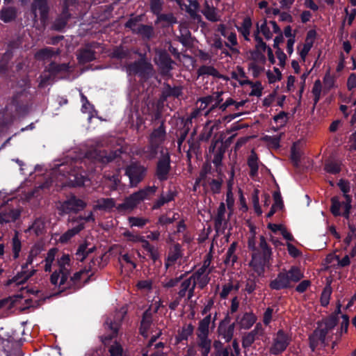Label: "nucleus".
Listing matches in <instances>:
<instances>
[{"label":"nucleus","instance_id":"0e129e2a","mask_svg":"<svg viewBox=\"0 0 356 356\" xmlns=\"http://www.w3.org/2000/svg\"><path fill=\"white\" fill-rule=\"evenodd\" d=\"M239 24V26H236L238 30L241 32V33L246 40H249L248 36L250 35V31L252 24Z\"/></svg>","mask_w":356,"mask_h":356},{"label":"nucleus","instance_id":"a18cd8bd","mask_svg":"<svg viewBox=\"0 0 356 356\" xmlns=\"http://www.w3.org/2000/svg\"><path fill=\"white\" fill-rule=\"evenodd\" d=\"M193 331L194 326L192 324H185L179 331L177 335L178 341L186 340L193 334Z\"/></svg>","mask_w":356,"mask_h":356},{"label":"nucleus","instance_id":"473e14b6","mask_svg":"<svg viewBox=\"0 0 356 356\" xmlns=\"http://www.w3.org/2000/svg\"><path fill=\"white\" fill-rule=\"evenodd\" d=\"M74 224L72 223V228L69 229L65 233H64L60 238V241L63 243L67 242L72 236L77 234L80 231L83 229V223L80 222L74 226Z\"/></svg>","mask_w":356,"mask_h":356},{"label":"nucleus","instance_id":"f3484780","mask_svg":"<svg viewBox=\"0 0 356 356\" xmlns=\"http://www.w3.org/2000/svg\"><path fill=\"white\" fill-rule=\"evenodd\" d=\"M170 169V157L165 156L159 161L157 164L156 176L158 179L161 181L166 180Z\"/></svg>","mask_w":356,"mask_h":356},{"label":"nucleus","instance_id":"49530a36","mask_svg":"<svg viewBox=\"0 0 356 356\" xmlns=\"http://www.w3.org/2000/svg\"><path fill=\"white\" fill-rule=\"evenodd\" d=\"M218 31H220L222 35L227 38L231 45L234 46L237 44L236 34L233 32H230L225 24H221L218 27Z\"/></svg>","mask_w":356,"mask_h":356},{"label":"nucleus","instance_id":"a878e982","mask_svg":"<svg viewBox=\"0 0 356 356\" xmlns=\"http://www.w3.org/2000/svg\"><path fill=\"white\" fill-rule=\"evenodd\" d=\"M152 321V312L150 309L145 312L143 316L140 325V334L145 337H148V330L150 329Z\"/></svg>","mask_w":356,"mask_h":356},{"label":"nucleus","instance_id":"39448f33","mask_svg":"<svg viewBox=\"0 0 356 356\" xmlns=\"http://www.w3.org/2000/svg\"><path fill=\"white\" fill-rule=\"evenodd\" d=\"M291 339L284 331L279 330L274 336L270 353L277 355L286 350L290 343Z\"/></svg>","mask_w":356,"mask_h":356},{"label":"nucleus","instance_id":"680f3d73","mask_svg":"<svg viewBox=\"0 0 356 356\" xmlns=\"http://www.w3.org/2000/svg\"><path fill=\"white\" fill-rule=\"evenodd\" d=\"M259 32H261L266 39H270L273 36V33L270 30L267 24H261L260 26L257 25V31L255 35H258Z\"/></svg>","mask_w":356,"mask_h":356},{"label":"nucleus","instance_id":"ddd939ff","mask_svg":"<svg viewBox=\"0 0 356 356\" xmlns=\"http://www.w3.org/2000/svg\"><path fill=\"white\" fill-rule=\"evenodd\" d=\"M35 270L33 268L29 269V267H25V264L22 266V270L12 279L8 280L7 285H11L15 283L17 285H20L25 283L29 278L34 275Z\"/></svg>","mask_w":356,"mask_h":356},{"label":"nucleus","instance_id":"37998d69","mask_svg":"<svg viewBox=\"0 0 356 356\" xmlns=\"http://www.w3.org/2000/svg\"><path fill=\"white\" fill-rule=\"evenodd\" d=\"M42 251V246L40 244H35L30 250L29 254L25 263V267L31 265L33 259Z\"/></svg>","mask_w":356,"mask_h":356},{"label":"nucleus","instance_id":"774afa93","mask_svg":"<svg viewBox=\"0 0 356 356\" xmlns=\"http://www.w3.org/2000/svg\"><path fill=\"white\" fill-rule=\"evenodd\" d=\"M123 234L128 241H131L133 243H140L143 237L138 234L132 233L129 231L125 232Z\"/></svg>","mask_w":356,"mask_h":356},{"label":"nucleus","instance_id":"c03bdc74","mask_svg":"<svg viewBox=\"0 0 356 356\" xmlns=\"http://www.w3.org/2000/svg\"><path fill=\"white\" fill-rule=\"evenodd\" d=\"M91 269L83 268L79 272L75 273L73 276L71 277L70 282H72V284L71 286L74 284H76L81 280L84 279L85 282H87L89 279V273Z\"/></svg>","mask_w":356,"mask_h":356},{"label":"nucleus","instance_id":"423d86ee","mask_svg":"<svg viewBox=\"0 0 356 356\" xmlns=\"http://www.w3.org/2000/svg\"><path fill=\"white\" fill-rule=\"evenodd\" d=\"M86 206L87 203L85 201L72 195L60 204L59 209L63 213H78L83 210Z\"/></svg>","mask_w":356,"mask_h":356},{"label":"nucleus","instance_id":"4be33fe9","mask_svg":"<svg viewBox=\"0 0 356 356\" xmlns=\"http://www.w3.org/2000/svg\"><path fill=\"white\" fill-rule=\"evenodd\" d=\"M97 46V44L93 43L81 49L77 56L79 61L82 63H86L94 60L95 52L93 49H95Z\"/></svg>","mask_w":356,"mask_h":356},{"label":"nucleus","instance_id":"c756f323","mask_svg":"<svg viewBox=\"0 0 356 356\" xmlns=\"http://www.w3.org/2000/svg\"><path fill=\"white\" fill-rule=\"evenodd\" d=\"M178 4L182 10H185L193 19H195L199 6L196 1L187 0V3H186L180 0V3Z\"/></svg>","mask_w":356,"mask_h":356},{"label":"nucleus","instance_id":"ea45409f","mask_svg":"<svg viewBox=\"0 0 356 356\" xmlns=\"http://www.w3.org/2000/svg\"><path fill=\"white\" fill-rule=\"evenodd\" d=\"M248 165L250 168V175L251 177H254L258 172V157L254 151L251 152V154L248 160Z\"/></svg>","mask_w":356,"mask_h":356},{"label":"nucleus","instance_id":"4468645a","mask_svg":"<svg viewBox=\"0 0 356 356\" xmlns=\"http://www.w3.org/2000/svg\"><path fill=\"white\" fill-rule=\"evenodd\" d=\"M330 330L325 325L323 327L318 328L314 331L313 334L309 337L310 348L314 350L319 343L325 346V337Z\"/></svg>","mask_w":356,"mask_h":356},{"label":"nucleus","instance_id":"b1692460","mask_svg":"<svg viewBox=\"0 0 356 356\" xmlns=\"http://www.w3.org/2000/svg\"><path fill=\"white\" fill-rule=\"evenodd\" d=\"M195 288L194 283H193V281L189 277L184 280L180 285V289L178 292L179 298L184 297L188 291V300H191L194 296Z\"/></svg>","mask_w":356,"mask_h":356},{"label":"nucleus","instance_id":"603ef678","mask_svg":"<svg viewBox=\"0 0 356 356\" xmlns=\"http://www.w3.org/2000/svg\"><path fill=\"white\" fill-rule=\"evenodd\" d=\"M265 63H259L250 61L248 64V69L251 71L254 77H258L259 74L264 70Z\"/></svg>","mask_w":356,"mask_h":356},{"label":"nucleus","instance_id":"20e7f679","mask_svg":"<svg viewBox=\"0 0 356 356\" xmlns=\"http://www.w3.org/2000/svg\"><path fill=\"white\" fill-rule=\"evenodd\" d=\"M302 277L300 269L292 267L289 271L282 272L271 281L270 286L272 289L280 290L291 286V284L298 282Z\"/></svg>","mask_w":356,"mask_h":356},{"label":"nucleus","instance_id":"bb28decb","mask_svg":"<svg viewBox=\"0 0 356 356\" xmlns=\"http://www.w3.org/2000/svg\"><path fill=\"white\" fill-rule=\"evenodd\" d=\"M202 13L210 22H215L220 19L217 10L213 6H210L207 1L204 4Z\"/></svg>","mask_w":356,"mask_h":356},{"label":"nucleus","instance_id":"2f4dec72","mask_svg":"<svg viewBox=\"0 0 356 356\" xmlns=\"http://www.w3.org/2000/svg\"><path fill=\"white\" fill-rule=\"evenodd\" d=\"M115 206V202L113 198H100L96 201L93 209L96 210H109Z\"/></svg>","mask_w":356,"mask_h":356},{"label":"nucleus","instance_id":"dca6fc26","mask_svg":"<svg viewBox=\"0 0 356 356\" xmlns=\"http://www.w3.org/2000/svg\"><path fill=\"white\" fill-rule=\"evenodd\" d=\"M182 257V251L179 244L177 243L171 246L169 249L168 256L165 261L166 268L175 264L176 262Z\"/></svg>","mask_w":356,"mask_h":356},{"label":"nucleus","instance_id":"c85d7f7f","mask_svg":"<svg viewBox=\"0 0 356 356\" xmlns=\"http://www.w3.org/2000/svg\"><path fill=\"white\" fill-rule=\"evenodd\" d=\"M32 9L35 13V17H36L37 10H38L40 15V20H45L48 12L47 0H34Z\"/></svg>","mask_w":356,"mask_h":356},{"label":"nucleus","instance_id":"e2e57ef3","mask_svg":"<svg viewBox=\"0 0 356 356\" xmlns=\"http://www.w3.org/2000/svg\"><path fill=\"white\" fill-rule=\"evenodd\" d=\"M326 172L337 174L340 171V165L334 161H327L325 165Z\"/></svg>","mask_w":356,"mask_h":356},{"label":"nucleus","instance_id":"de8ad7c7","mask_svg":"<svg viewBox=\"0 0 356 356\" xmlns=\"http://www.w3.org/2000/svg\"><path fill=\"white\" fill-rule=\"evenodd\" d=\"M198 76L210 75L214 77H220L218 71L213 66L203 65L197 70Z\"/></svg>","mask_w":356,"mask_h":356},{"label":"nucleus","instance_id":"a211bd4d","mask_svg":"<svg viewBox=\"0 0 356 356\" xmlns=\"http://www.w3.org/2000/svg\"><path fill=\"white\" fill-rule=\"evenodd\" d=\"M118 155V152H111L110 153H107L106 151H102L98 149H95L92 152H90L88 154V156L92 159H94L102 163H108L111 161Z\"/></svg>","mask_w":356,"mask_h":356},{"label":"nucleus","instance_id":"052dcab7","mask_svg":"<svg viewBox=\"0 0 356 356\" xmlns=\"http://www.w3.org/2000/svg\"><path fill=\"white\" fill-rule=\"evenodd\" d=\"M222 184V180L221 179H211L208 181V184L210 186V189L213 193H219L221 189Z\"/></svg>","mask_w":356,"mask_h":356},{"label":"nucleus","instance_id":"3c124183","mask_svg":"<svg viewBox=\"0 0 356 356\" xmlns=\"http://www.w3.org/2000/svg\"><path fill=\"white\" fill-rule=\"evenodd\" d=\"M239 289V286L238 284H234L233 282H229L222 286V289L221 292L220 293V296L221 298H226L228 295L233 291H237Z\"/></svg>","mask_w":356,"mask_h":356},{"label":"nucleus","instance_id":"aec40b11","mask_svg":"<svg viewBox=\"0 0 356 356\" xmlns=\"http://www.w3.org/2000/svg\"><path fill=\"white\" fill-rule=\"evenodd\" d=\"M21 211L15 208H6L0 213V224L15 221L20 216Z\"/></svg>","mask_w":356,"mask_h":356},{"label":"nucleus","instance_id":"5fc2aeb1","mask_svg":"<svg viewBox=\"0 0 356 356\" xmlns=\"http://www.w3.org/2000/svg\"><path fill=\"white\" fill-rule=\"evenodd\" d=\"M322 84L319 79L316 80L312 88V92L314 95V104H317L321 98Z\"/></svg>","mask_w":356,"mask_h":356},{"label":"nucleus","instance_id":"bf43d9fd","mask_svg":"<svg viewBox=\"0 0 356 356\" xmlns=\"http://www.w3.org/2000/svg\"><path fill=\"white\" fill-rule=\"evenodd\" d=\"M268 2L266 1H262L259 3V8L261 10H264L265 13L268 15H277L279 14L280 10L277 8H268Z\"/></svg>","mask_w":356,"mask_h":356},{"label":"nucleus","instance_id":"e433bc0d","mask_svg":"<svg viewBox=\"0 0 356 356\" xmlns=\"http://www.w3.org/2000/svg\"><path fill=\"white\" fill-rule=\"evenodd\" d=\"M211 324H212L211 314H209L199 322L197 334H209Z\"/></svg>","mask_w":356,"mask_h":356},{"label":"nucleus","instance_id":"6ab92c4d","mask_svg":"<svg viewBox=\"0 0 356 356\" xmlns=\"http://www.w3.org/2000/svg\"><path fill=\"white\" fill-rule=\"evenodd\" d=\"M225 212V205L223 202H221L215 218V228L217 231L224 230L227 227L228 218H226Z\"/></svg>","mask_w":356,"mask_h":356},{"label":"nucleus","instance_id":"69168bd1","mask_svg":"<svg viewBox=\"0 0 356 356\" xmlns=\"http://www.w3.org/2000/svg\"><path fill=\"white\" fill-rule=\"evenodd\" d=\"M251 61L259 63H265L266 56L264 54V53L254 50L252 52H251Z\"/></svg>","mask_w":356,"mask_h":356},{"label":"nucleus","instance_id":"c9c22d12","mask_svg":"<svg viewBox=\"0 0 356 356\" xmlns=\"http://www.w3.org/2000/svg\"><path fill=\"white\" fill-rule=\"evenodd\" d=\"M240 83L241 85L248 84L250 86L252 90L250 92V96L260 97L262 95L263 87L259 81L253 83L247 79L241 80Z\"/></svg>","mask_w":356,"mask_h":356},{"label":"nucleus","instance_id":"6e6d98bb","mask_svg":"<svg viewBox=\"0 0 356 356\" xmlns=\"http://www.w3.org/2000/svg\"><path fill=\"white\" fill-rule=\"evenodd\" d=\"M111 356H124L123 348L120 343L114 342L108 348Z\"/></svg>","mask_w":356,"mask_h":356},{"label":"nucleus","instance_id":"f704fd0d","mask_svg":"<svg viewBox=\"0 0 356 356\" xmlns=\"http://www.w3.org/2000/svg\"><path fill=\"white\" fill-rule=\"evenodd\" d=\"M17 12L15 8H3L1 10L0 18L4 22L13 21L16 19Z\"/></svg>","mask_w":356,"mask_h":356},{"label":"nucleus","instance_id":"2eb2a0df","mask_svg":"<svg viewBox=\"0 0 356 356\" xmlns=\"http://www.w3.org/2000/svg\"><path fill=\"white\" fill-rule=\"evenodd\" d=\"M234 330V324L230 323L229 319L227 317L220 323L218 328L219 335L227 342L232 339Z\"/></svg>","mask_w":356,"mask_h":356},{"label":"nucleus","instance_id":"7c9ffc66","mask_svg":"<svg viewBox=\"0 0 356 356\" xmlns=\"http://www.w3.org/2000/svg\"><path fill=\"white\" fill-rule=\"evenodd\" d=\"M256 321L255 316L252 313H245L242 316H238L236 321L243 329H249Z\"/></svg>","mask_w":356,"mask_h":356},{"label":"nucleus","instance_id":"864d4df0","mask_svg":"<svg viewBox=\"0 0 356 356\" xmlns=\"http://www.w3.org/2000/svg\"><path fill=\"white\" fill-rule=\"evenodd\" d=\"M128 221L131 227H143L149 222V220L148 218H145L131 216L128 218Z\"/></svg>","mask_w":356,"mask_h":356},{"label":"nucleus","instance_id":"338daca9","mask_svg":"<svg viewBox=\"0 0 356 356\" xmlns=\"http://www.w3.org/2000/svg\"><path fill=\"white\" fill-rule=\"evenodd\" d=\"M54 54L51 49H43L38 51L35 56L37 59H44L51 57Z\"/></svg>","mask_w":356,"mask_h":356},{"label":"nucleus","instance_id":"9d476101","mask_svg":"<svg viewBox=\"0 0 356 356\" xmlns=\"http://www.w3.org/2000/svg\"><path fill=\"white\" fill-rule=\"evenodd\" d=\"M152 70V65L143 60L129 65L127 67V71L129 74H138L145 76L149 74Z\"/></svg>","mask_w":356,"mask_h":356},{"label":"nucleus","instance_id":"7ed1b4c3","mask_svg":"<svg viewBox=\"0 0 356 356\" xmlns=\"http://www.w3.org/2000/svg\"><path fill=\"white\" fill-rule=\"evenodd\" d=\"M156 187L154 186L144 188L129 196L127 197L122 204L116 206L120 213L130 212L133 211L142 201L148 198L150 195L154 194Z\"/></svg>","mask_w":356,"mask_h":356},{"label":"nucleus","instance_id":"a19ab883","mask_svg":"<svg viewBox=\"0 0 356 356\" xmlns=\"http://www.w3.org/2000/svg\"><path fill=\"white\" fill-rule=\"evenodd\" d=\"M195 286H198L199 288L202 289L209 282L210 278L207 275H202L193 273L190 277Z\"/></svg>","mask_w":356,"mask_h":356},{"label":"nucleus","instance_id":"5701e85b","mask_svg":"<svg viewBox=\"0 0 356 356\" xmlns=\"http://www.w3.org/2000/svg\"><path fill=\"white\" fill-rule=\"evenodd\" d=\"M339 186L341 191L343 193V196L346 199V202L343 203V207L344 208V212L343 215L346 216V218L348 217L350 209L351 208L350 202H351V198L347 194L350 191V187L348 185V183L341 180L339 183Z\"/></svg>","mask_w":356,"mask_h":356},{"label":"nucleus","instance_id":"f257e3e1","mask_svg":"<svg viewBox=\"0 0 356 356\" xmlns=\"http://www.w3.org/2000/svg\"><path fill=\"white\" fill-rule=\"evenodd\" d=\"M248 245L249 249L252 250L250 266L258 275H261L264 273L265 267L270 264L272 250L263 236L259 237L258 245L256 244L254 236L248 239Z\"/></svg>","mask_w":356,"mask_h":356},{"label":"nucleus","instance_id":"1a4fd4ad","mask_svg":"<svg viewBox=\"0 0 356 356\" xmlns=\"http://www.w3.org/2000/svg\"><path fill=\"white\" fill-rule=\"evenodd\" d=\"M163 2L161 0H150L152 12L157 16L159 22H175L176 19L171 13L161 14Z\"/></svg>","mask_w":356,"mask_h":356},{"label":"nucleus","instance_id":"8fccbe9b","mask_svg":"<svg viewBox=\"0 0 356 356\" xmlns=\"http://www.w3.org/2000/svg\"><path fill=\"white\" fill-rule=\"evenodd\" d=\"M102 259H103V255L93 258L89 263L88 267L84 268L86 269H91V270H90V273H89V277L90 276H92L96 270H97L99 268H101L104 266V265H102V264H101V261L102 260Z\"/></svg>","mask_w":356,"mask_h":356},{"label":"nucleus","instance_id":"cd10ccee","mask_svg":"<svg viewBox=\"0 0 356 356\" xmlns=\"http://www.w3.org/2000/svg\"><path fill=\"white\" fill-rule=\"evenodd\" d=\"M105 327L106 329L111 330V332L108 336L101 337V339L104 343L117 335L119 329V323L113 322L112 319L108 318L105 323Z\"/></svg>","mask_w":356,"mask_h":356},{"label":"nucleus","instance_id":"f03ea898","mask_svg":"<svg viewBox=\"0 0 356 356\" xmlns=\"http://www.w3.org/2000/svg\"><path fill=\"white\" fill-rule=\"evenodd\" d=\"M70 261V255L63 254L57 259L58 269L55 270L50 277L51 284L60 291L71 287V284L67 282L71 270Z\"/></svg>","mask_w":356,"mask_h":356},{"label":"nucleus","instance_id":"09e8293b","mask_svg":"<svg viewBox=\"0 0 356 356\" xmlns=\"http://www.w3.org/2000/svg\"><path fill=\"white\" fill-rule=\"evenodd\" d=\"M22 248L21 241L19 238V233L16 232L12 238V250L14 259H17Z\"/></svg>","mask_w":356,"mask_h":356},{"label":"nucleus","instance_id":"393cba45","mask_svg":"<svg viewBox=\"0 0 356 356\" xmlns=\"http://www.w3.org/2000/svg\"><path fill=\"white\" fill-rule=\"evenodd\" d=\"M218 143H219L218 140L213 141L209 147V152L214 153L213 163L216 167H218L221 165L222 159L225 153V150L223 149L222 145H220V146L218 147L217 150L216 151Z\"/></svg>","mask_w":356,"mask_h":356},{"label":"nucleus","instance_id":"58836bf2","mask_svg":"<svg viewBox=\"0 0 356 356\" xmlns=\"http://www.w3.org/2000/svg\"><path fill=\"white\" fill-rule=\"evenodd\" d=\"M94 247L88 248V245L86 243L81 244L76 252V259L79 261H83L88 255V254L93 252Z\"/></svg>","mask_w":356,"mask_h":356},{"label":"nucleus","instance_id":"4c0bfd02","mask_svg":"<svg viewBox=\"0 0 356 356\" xmlns=\"http://www.w3.org/2000/svg\"><path fill=\"white\" fill-rule=\"evenodd\" d=\"M236 250V243H232L229 247L227 252L226 257L224 260L225 264L227 266H233L237 259V257L235 254Z\"/></svg>","mask_w":356,"mask_h":356},{"label":"nucleus","instance_id":"4d7b16f0","mask_svg":"<svg viewBox=\"0 0 356 356\" xmlns=\"http://www.w3.org/2000/svg\"><path fill=\"white\" fill-rule=\"evenodd\" d=\"M94 222L95 221V217L93 216V213L90 211L88 215L86 217L83 216H78L75 218H72L69 220L70 223L72 224H79L80 222H83L84 224L85 222Z\"/></svg>","mask_w":356,"mask_h":356},{"label":"nucleus","instance_id":"9b49d317","mask_svg":"<svg viewBox=\"0 0 356 356\" xmlns=\"http://www.w3.org/2000/svg\"><path fill=\"white\" fill-rule=\"evenodd\" d=\"M154 60L163 73H168L172 68L173 61L166 51L156 50Z\"/></svg>","mask_w":356,"mask_h":356},{"label":"nucleus","instance_id":"0eeeda50","mask_svg":"<svg viewBox=\"0 0 356 356\" xmlns=\"http://www.w3.org/2000/svg\"><path fill=\"white\" fill-rule=\"evenodd\" d=\"M166 137V132L163 123H161L158 128L153 130L149 136V145L154 154L156 152L157 148L164 142Z\"/></svg>","mask_w":356,"mask_h":356},{"label":"nucleus","instance_id":"6e6552de","mask_svg":"<svg viewBox=\"0 0 356 356\" xmlns=\"http://www.w3.org/2000/svg\"><path fill=\"white\" fill-rule=\"evenodd\" d=\"M145 168L137 164H131L126 169V175L129 178L130 186L135 187L144 177Z\"/></svg>","mask_w":356,"mask_h":356},{"label":"nucleus","instance_id":"13d9d810","mask_svg":"<svg viewBox=\"0 0 356 356\" xmlns=\"http://www.w3.org/2000/svg\"><path fill=\"white\" fill-rule=\"evenodd\" d=\"M174 198V194L172 192H169L166 195H162L156 202L153 206V209H156L163 206L164 204L172 200Z\"/></svg>","mask_w":356,"mask_h":356},{"label":"nucleus","instance_id":"72a5a7b5","mask_svg":"<svg viewBox=\"0 0 356 356\" xmlns=\"http://www.w3.org/2000/svg\"><path fill=\"white\" fill-rule=\"evenodd\" d=\"M126 27L131 29H138V32L143 37L149 38L152 34V28L149 25L141 24H126Z\"/></svg>","mask_w":356,"mask_h":356},{"label":"nucleus","instance_id":"f8f14e48","mask_svg":"<svg viewBox=\"0 0 356 356\" xmlns=\"http://www.w3.org/2000/svg\"><path fill=\"white\" fill-rule=\"evenodd\" d=\"M264 334V329L260 323L250 332L245 333L242 338V346L244 348L250 347L252 343Z\"/></svg>","mask_w":356,"mask_h":356},{"label":"nucleus","instance_id":"79ce46f5","mask_svg":"<svg viewBox=\"0 0 356 356\" xmlns=\"http://www.w3.org/2000/svg\"><path fill=\"white\" fill-rule=\"evenodd\" d=\"M210 124L211 121H209L204 127L203 130L200 135V139L201 140L208 141L211 137L215 127L218 125L217 123H215L213 125H211Z\"/></svg>","mask_w":356,"mask_h":356},{"label":"nucleus","instance_id":"412c9836","mask_svg":"<svg viewBox=\"0 0 356 356\" xmlns=\"http://www.w3.org/2000/svg\"><path fill=\"white\" fill-rule=\"evenodd\" d=\"M208 335L197 334V345L202 356H208L211 350V340Z\"/></svg>","mask_w":356,"mask_h":356}]
</instances>
